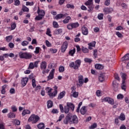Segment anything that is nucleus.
I'll list each match as a JSON object with an SVG mask.
<instances>
[{
	"label": "nucleus",
	"instance_id": "obj_1",
	"mask_svg": "<svg viewBox=\"0 0 129 129\" xmlns=\"http://www.w3.org/2000/svg\"><path fill=\"white\" fill-rule=\"evenodd\" d=\"M63 123L64 124H76L78 123V117L76 115H73L72 113H69L63 120Z\"/></svg>",
	"mask_w": 129,
	"mask_h": 129
},
{
	"label": "nucleus",
	"instance_id": "obj_2",
	"mask_svg": "<svg viewBox=\"0 0 129 129\" xmlns=\"http://www.w3.org/2000/svg\"><path fill=\"white\" fill-rule=\"evenodd\" d=\"M37 14L38 16H36L35 18V20H36V21H41L45 17V11L43 10H40V8L38 7L37 10Z\"/></svg>",
	"mask_w": 129,
	"mask_h": 129
},
{
	"label": "nucleus",
	"instance_id": "obj_3",
	"mask_svg": "<svg viewBox=\"0 0 129 129\" xmlns=\"http://www.w3.org/2000/svg\"><path fill=\"white\" fill-rule=\"evenodd\" d=\"M80 65H81V61L80 60L78 59L75 61V62H72L71 63H70V67L71 68H73L75 70H76L80 67Z\"/></svg>",
	"mask_w": 129,
	"mask_h": 129
},
{
	"label": "nucleus",
	"instance_id": "obj_4",
	"mask_svg": "<svg viewBox=\"0 0 129 129\" xmlns=\"http://www.w3.org/2000/svg\"><path fill=\"white\" fill-rule=\"evenodd\" d=\"M120 75L122 78L121 88L123 90L125 91V79H126V74H125V73H121Z\"/></svg>",
	"mask_w": 129,
	"mask_h": 129
},
{
	"label": "nucleus",
	"instance_id": "obj_5",
	"mask_svg": "<svg viewBox=\"0 0 129 129\" xmlns=\"http://www.w3.org/2000/svg\"><path fill=\"white\" fill-rule=\"evenodd\" d=\"M19 57L21 59H30V58H32V55L29 52H20L19 53Z\"/></svg>",
	"mask_w": 129,
	"mask_h": 129
},
{
	"label": "nucleus",
	"instance_id": "obj_6",
	"mask_svg": "<svg viewBox=\"0 0 129 129\" xmlns=\"http://www.w3.org/2000/svg\"><path fill=\"white\" fill-rule=\"evenodd\" d=\"M40 119V117L35 114H32L28 118V121H32V123H36Z\"/></svg>",
	"mask_w": 129,
	"mask_h": 129
},
{
	"label": "nucleus",
	"instance_id": "obj_7",
	"mask_svg": "<svg viewBox=\"0 0 129 129\" xmlns=\"http://www.w3.org/2000/svg\"><path fill=\"white\" fill-rule=\"evenodd\" d=\"M78 27H79V23H78V22H76L68 24L67 29L68 30H72L73 29H76V28H78Z\"/></svg>",
	"mask_w": 129,
	"mask_h": 129
},
{
	"label": "nucleus",
	"instance_id": "obj_8",
	"mask_svg": "<svg viewBox=\"0 0 129 129\" xmlns=\"http://www.w3.org/2000/svg\"><path fill=\"white\" fill-rule=\"evenodd\" d=\"M79 84H77V86L81 87L84 84V79H83V76L80 75L78 77Z\"/></svg>",
	"mask_w": 129,
	"mask_h": 129
},
{
	"label": "nucleus",
	"instance_id": "obj_9",
	"mask_svg": "<svg viewBox=\"0 0 129 129\" xmlns=\"http://www.w3.org/2000/svg\"><path fill=\"white\" fill-rule=\"evenodd\" d=\"M46 91L48 93V95L50 98H53V97H55V96H54V92L51 93L52 90H53V89L50 88V87H47L45 88Z\"/></svg>",
	"mask_w": 129,
	"mask_h": 129
},
{
	"label": "nucleus",
	"instance_id": "obj_10",
	"mask_svg": "<svg viewBox=\"0 0 129 129\" xmlns=\"http://www.w3.org/2000/svg\"><path fill=\"white\" fill-rule=\"evenodd\" d=\"M103 12L107 15V14H111L113 12L112 8H105L103 9Z\"/></svg>",
	"mask_w": 129,
	"mask_h": 129
},
{
	"label": "nucleus",
	"instance_id": "obj_11",
	"mask_svg": "<svg viewBox=\"0 0 129 129\" xmlns=\"http://www.w3.org/2000/svg\"><path fill=\"white\" fill-rule=\"evenodd\" d=\"M29 81V79L27 77L23 78L21 80V85H22V87H25V85H27V83H28V81Z\"/></svg>",
	"mask_w": 129,
	"mask_h": 129
},
{
	"label": "nucleus",
	"instance_id": "obj_12",
	"mask_svg": "<svg viewBox=\"0 0 129 129\" xmlns=\"http://www.w3.org/2000/svg\"><path fill=\"white\" fill-rule=\"evenodd\" d=\"M67 47H68V43L67 42H64L61 46V51L62 53H64L66 51V49H67Z\"/></svg>",
	"mask_w": 129,
	"mask_h": 129
},
{
	"label": "nucleus",
	"instance_id": "obj_13",
	"mask_svg": "<svg viewBox=\"0 0 129 129\" xmlns=\"http://www.w3.org/2000/svg\"><path fill=\"white\" fill-rule=\"evenodd\" d=\"M113 89L115 91H118V83L116 82V81H114L112 83Z\"/></svg>",
	"mask_w": 129,
	"mask_h": 129
},
{
	"label": "nucleus",
	"instance_id": "obj_14",
	"mask_svg": "<svg viewBox=\"0 0 129 129\" xmlns=\"http://www.w3.org/2000/svg\"><path fill=\"white\" fill-rule=\"evenodd\" d=\"M66 16H68L67 14H59L55 17V20H59L60 19H62V18H64L66 17Z\"/></svg>",
	"mask_w": 129,
	"mask_h": 129
},
{
	"label": "nucleus",
	"instance_id": "obj_15",
	"mask_svg": "<svg viewBox=\"0 0 129 129\" xmlns=\"http://www.w3.org/2000/svg\"><path fill=\"white\" fill-rule=\"evenodd\" d=\"M54 72H55V69H53L50 72L49 76H48V80H51L54 78Z\"/></svg>",
	"mask_w": 129,
	"mask_h": 129
},
{
	"label": "nucleus",
	"instance_id": "obj_16",
	"mask_svg": "<svg viewBox=\"0 0 129 129\" xmlns=\"http://www.w3.org/2000/svg\"><path fill=\"white\" fill-rule=\"evenodd\" d=\"M46 68H47V62L45 61H42L40 63V69L43 70L46 69Z\"/></svg>",
	"mask_w": 129,
	"mask_h": 129
},
{
	"label": "nucleus",
	"instance_id": "obj_17",
	"mask_svg": "<svg viewBox=\"0 0 129 129\" xmlns=\"http://www.w3.org/2000/svg\"><path fill=\"white\" fill-rule=\"evenodd\" d=\"M67 106H68L69 108H71L73 111H74V109L75 108V105H74L73 103L71 102H68L67 103Z\"/></svg>",
	"mask_w": 129,
	"mask_h": 129
},
{
	"label": "nucleus",
	"instance_id": "obj_18",
	"mask_svg": "<svg viewBox=\"0 0 129 129\" xmlns=\"http://www.w3.org/2000/svg\"><path fill=\"white\" fill-rule=\"evenodd\" d=\"M82 33L85 36L88 35V29L85 27H82Z\"/></svg>",
	"mask_w": 129,
	"mask_h": 129
},
{
	"label": "nucleus",
	"instance_id": "obj_19",
	"mask_svg": "<svg viewBox=\"0 0 129 129\" xmlns=\"http://www.w3.org/2000/svg\"><path fill=\"white\" fill-rule=\"evenodd\" d=\"M80 113H81L83 115H84V114H85V113H86V112H87V110L86 109V106H83L80 110Z\"/></svg>",
	"mask_w": 129,
	"mask_h": 129
},
{
	"label": "nucleus",
	"instance_id": "obj_20",
	"mask_svg": "<svg viewBox=\"0 0 129 129\" xmlns=\"http://www.w3.org/2000/svg\"><path fill=\"white\" fill-rule=\"evenodd\" d=\"M26 114H31V111L28 109L23 110L22 113V116H25Z\"/></svg>",
	"mask_w": 129,
	"mask_h": 129
},
{
	"label": "nucleus",
	"instance_id": "obj_21",
	"mask_svg": "<svg viewBox=\"0 0 129 129\" xmlns=\"http://www.w3.org/2000/svg\"><path fill=\"white\" fill-rule=\"evenodd\" d=\"M95 68L97 70H102L103 69V66L100 64H96L95 65Z\"/></svg>",
	"mask_w": 129,
	"mask_h": 129
},
{
	"label": "nucleus",
	"instance_id": "obj_22",
	"mask_svg": "<svg viewBox=\"0 0 129 129\" xmlns=\"http://www.w3.org/2000/svg\"><path fill=\"white\" fill-rule=\"evenodd\" d=\"M129 60V53L126 54L123 57L121 58V61H127Z\"/></svg>",
	"mask_w": 129,
	"mask_h": 129
},
{
	"label": "nucleus",
	"instance_id": "obj_23",
	"mask_svg": "<svg viewBox=\"0 0 129 129\" xmlns=\"http://www.w3.org/2000/svg\"><path fill=\"white\" fill-rule=\"evenodd\" d=\"M8 116L9 118H15L16 114L13 112H10L8 114Z\"/></svg>",
	"mask_w": 129,
	"mask_h": 129
},
{
	"label": "nucleus",
	"instance_id": "obj_24",
	"mask_svg": "<svg viewBox=\"0 0 129 129\" xmlns=\"http://www.w3.org/2000/svg\"><path fill=\"white\" fill-rule=\"evenodd\" d=\"M71 20V17L70 16L67 17L64 20H63V24H68L69 21Z\"/></svg>",
	"mask_w": 129,
	"mask_h": 129
},
{
	"label": "nucleus",
	"instance_id": "obj_25",
	"mask_svg": "<svg viewBox=\"0 0 129 129\" xmlns=\"http://www.w3.org/2000/svg\"><path fill=\"white\" fill-rule=\"evenodd\" d=\"M64 96H65V92H62L58 95L57 99H62V98Z\"/></svg>",
	"mask_w": 129,
	"mask_h": 129
},
{
	"label": "nucleus",
	"instance_id": "obj_26",
	"mask_svg": "<svg viewBox=\"0 0 129 129\" xmlns=\"http://www.w3.org/2000/svg\"><path fill=\"white\" fill-rule=\"evenodd\" d=\"M53 106V102L51 100H48L47 101V108H51Z\"/></svg>",
	"mask_w": 129,
	"mask_h": 129
},
{
	"label": "nucleus",
	"instance_id": "obj_27",
	"mask_svg": "<svg viewBox=\"0 0 129 129\" xmlns=\"http://www.w3.org/2000/svg\"><path fill=\"white\" fill-rule=\"evenodd\" d=\"M76 51V50L75 48H73V49L70 50V51L69 52V54L71 56H74V54H75Z\"/></svg>",
	"mask_w": 129,
	"mask_h": 129
},
{
	"label": "nucleus",
	"instance_id": "obj_28",
	"mask_svg": "<svg viewBox=\"0 0 129 129\" xmlns=\"http://www.w3.org/2000/svg\"><path fill=\"white\" fill-rule=\"evenodd\" d=\"M6 88H7V85L2 86V90H1L2 94H6Z\"/></svg>",
	"mask_w": 129,
	"mask_h": 129
},
{
	"label": "nucleus",
	"instance_id": "obj_29",
	"mask_svg": "<svg viewBox=\"0 0 129 129\" xmlns=\"http://www.w3.org/2000/svg\"><path fill=\"white\" fill-rule=\"evenodd\" d=\"M37 127L39 129H43L45 128V124L44 123H40L38 125Z\"/></svg>",
	"mask_w": 129,
	"mask_h": 129
},
{
	"label": "nucleus",
	"instance_id": "obj_30",
	"mask_svg": "<svg viewBox=\"0 0 129 129\" xmlns=\"http://www.w3.org/2000/svg\"><path fill=\"white\" fill-rule=\"evenodd\" d=\"M54 91L53 92V96H56L57 95V94L58 93V87H57V86H55L54 87Z\"/></svg>",
	"mask_w": 129,
	"mask_h": 129
},
{
	"label": "nucleus",
	"instance_id": "obj_31",
	"mask_svg": "<svg viewBox=\"0 0 129 129\" xmlns=\"http://www.w3.org/2000/svg\"><path fill=\"white\" fill-rule=\"evenodd\" d=\"M62 33V29L60 28L54 31V34L55 35H59Z\"/></svg>",
	"mask_w": 129,
	"mask_h": 129
},
{
	"label": "nucleus",
	"instance_id": "obj_32",
	"mask_svg": "<svg viewBox=\"0 0 129 129\" xmlns=\"http://www.w3.org/2000/svg\"><path fill=\"white\" fill-rule=\"evenodd\" d=\"M6 40L7 41V42H11V41H12V40H13V36L12 35H10L8 36H7L6 37Z\"/></svg>",
	"mask_w": 129,
	"mask_h": 129
},
{
	"label": "nucleus",
	"instance_id": "obj_33",
	"mask_svg": "<svg viewBox=\"0 0 129 129\" xmlns=\"http://www.w3.org/2000/svg\"><path fill=\"white\" fill-rule=\"evenodd\" d=\"M64 112L66 114L68 113V114H69V110H70V109L68 107V106H64Z\"/></svg>",
	"mask_w": 129,
	"mask_h": 129
},
{
	"label": "nucleus",
	"instance_id": "obj_34",
	"mask_svg": "<svg viewBox=\"0 0 129 129\" xmlns=\"http://www.w3.org/2000/svg\"><path fill=\"white\" fill-rule=\"evenodd\" d=\"M99 81H100V82L104 81V76L103 75H100L99 76Z\"/></svg>",
	"mask_w": 129,
	"mask_h": 129
},
{
	"label": "nucleus",
	"instance_id": "obj_35",
	"mask_svg": "<svg viewBox=\"0 0 129 129\" xmlns=\"http://www.w3.org/2000/svg\"><path fill=\"white\" fill-rule=\"evenodd\" d=\"M97 127V124L96 123H94V124H92L91 126L89 127V129H94Z\"/></svg>",
	"mask_w": 129,
	"mask_h": 129
},
{
	"label": "nucleus",
	"instance_id": "obj_36",
	"mask_svg": "<svg viewBox=\"0 0 129 129\" xmlns=\"http://www.w3.org/2000/svg\"><path fill=\"white\" fill-rule=\"evenodd\" d=\"M82 51L83 52V53H88L89 50L87 49V48L85 47L84 46L82 47Z\"/></svg>",
	"mask_w": 129,
	"mask_h": 129
},
{
	"label": "nucleus",
	"instance_id": "obj_37",
	"mask_svg": "<svg viewBox=\"0 0 129 129\" xmlns=\"http://www.w3.org/2000/svg\"><path fill=\"white\" fill-rule=\"evenodd\" d=\"M119 118L120 120H124L125 119V115L123 113H121Z\"/></svg>",
	"mask_w": 129,
	"mask_h": 129
},
{
	"label": "nucleus",
	"instance_id": "obj_38",
	"mask_svg": "<svg viewBox=\"0 0 129 129\" xmlns=\"http://www.w3.org/2000/svg\"><path fill=\"white\" fill-rule=\"evenodd\" d=\"M22 46H23V47H25L26 46H28L29 45V42L27 41L24 40L21 43Z\"/></svg>",
	"mask_w": 129,
	"mask_h": 129
},
{
	"label": "nucleus",
	"instance_id": "obj_39",
	"mask_svg": "<svg viewBox=\"0 0 129 129\" xmlns=\"http://www.w3.org/2000/svg\"><path fill=\"white\" fill-rule=\"evenodd\" d=\"M72 95H71L72 96H73L75 98H77V97H78V94L79 93L77 92H74L72 93Z\"/></svg>",
	"mask_w": 129,
	"mask_h": 129
},
{
	"label": "nucleus",
	"instance_id": "obj_40",
	"mask_svg": "<svg viewBox=\"0 0 129 129\" xmlns=\"http://www.w3.org/2000/svg\"><path fill=\"white\" fill-rule=\"evenodd\" d=\"M97 18L99 20H103V14L102 13L99 14L98 15Z\"/></svg>",
	"mask_w": 129,
	"mask_h": 129
},
{
	"label": "nucleus",
	"instance_id": "obj_41",
	"mask_svg": "<svg viewBox=\"0 0 129 129\" xmlns=\"http://www.w3.org/2000/svg\"><path fill=\"white\" fill-rule=\"evenodd\" d=\"M51 33V30H50V28H47L46 31V35L47 36H49V37H52V34H50Z\"/></svg>",
	"mask_w": 129,
	"mask_h": 129
},
{
	"label": "nucleus",
	"instance_id": "obj_42",
	"mask_svg": "<svg viewBox=\"0 0 129 129\" xmlns=\"http://www.w3.org/2000/svg\"><path fill=\"white\" fill-rule=\"evenodd\" d=\"M92 2H93V0H88L86 3V6H90L92 5Z\"/></svg>",
	"mask_w": 129,
	"mask_h": 129
},
{
	"label": "nucleus",
	"instance_id": "obj_43",
	"mask_svg": "<svg viewBox=\"0 0 129 129\" xmlns=\"http://www.w3.org/2000/svg\"><path fill=\"white\" fill-rule=\"evenodd\" d=\"M22 11H23V12H29V8L25 6H23L22 9Z\"/></svg>",
	"mask_w": 129,
	"mask_h": 129
},
{
	"label": "nucleus",
	"instance_id": "obj_44",
	"mask_svg": "<svg viewBox=\"0 0 129 129\" xmlns=\"http://www.w3.org/2000/svg\"><path fill=\"white\" fill-rule=\"evenodd\" d=\"M11 109L12 110L13 112H16V111H17L18 110V108H17L16 106H12L11 107Z\"/></svg>",
	"mask_w": 129,
	"mask_h": 129
},
{
	"label": "nucleus",
	"instance_id": "obj_45",
	"mask_svg": "<svg viewBox=\"0 0 129 129\" xmlns=\"http://www.w3.org/2000/svg\"><path fill=\"white\" fill-rule=\"evenodd\" d=\"M28 68L29 69H34L35 68V67L34 66V63L30 62Z\"/></svg>",
	"mask_w": 129,
	"mask_h": 129
},
{
	"label": "nucleus",
	"instance_id": "obj_46",
	"mask_svg": "<svg viewBox=\"0 0 129 129\" xmlns=\"http://www.w3.org/2000/svg\"><path fill=\"white\" fill-rule=\"evenodd\" d=\"M105 6H106L107 7H108L109 5H110V0H105L104 2Z\"/></svg>",
	"mask_w": 129,
	"mask_h": 129
},
{
	"label": "nucleus",
	"instance_id": "obj_47",
	"mask_svg": "<svg viewBox=\"0 0 129 129\" xmlns=\"http://www.w3.org/2000/svg\"><path fill=\"white\" fill-rule=\"evenodd\" d=\"M96 44V42L95 41H93L92 42H91L88 44L89 46L90 47H95V44Z\"/></svg>",
	"mask_w": 129,
	"mask_h": 129
},
{
	"label": "nucleus",
	"instance_id": "obj_48",
	"mask_svg": "<svg viewBox=\"0 0 129 129\" xmlns=\"http://www.w3.org/2000/svg\"><path fill=\"white\" fill-rule=\"evenodd\" d=\"M8 46L11 48V49H13L15 47V44L13 42H10L8 44Z\"/></svg>",
	"mask_w": 129,
	"mask_h": 129
},
{
	"label": "nucleus",
	"instance_id": "obj_49",
	"mask_svg": "<svg viewBox=\"0 0 129 129\" xmlns=\"http://www.w3.org/2000/svg\"><path fill=\"white\" fill-rule=\"evenodd\" d=\"M114 76L115 79L118 80V81H119L120 80V78H119V76H118V75L117 74H115Z\"/></svg>",
	"mask_w": 129,
	"mask_h": 129
},
{
	"label": "nucleus",
	"instance_id": "obj_50",
	"mask_svg": "<svg viewBox=\"0 0 129 129\" xmlns=\"http://www.w3.org/2000/svg\"><path fill=\"white\" fill-rule=\"evenodd\" d=\"M39 52H40V47H36L35 48V51H34V53L35 54H39Z\"/></svg>",
	"mask_w": 129,
	"mask_h": 129
},
{
	"label": "nucleus",
	"instance_id": "obj_51",
	"mask_svg": "<svg viewBox=\"0 0 129 129\" xmlns=\"http://www.w3.org/2000/svg\"><path fill=\"white\" fill-rule=\"evenodd\" d=\"M111 98L109 97H105L103 99V101H105V102H108L109 103L110 100Z\"/></svg>",
	"mask_w": 129,
	"mask_h": 129
},
{
	"label": "nucleus",
	"instance_id": "obj_52",
	"mask_svg": "<svg viewBox=\"0 0 129 129\" xmlns=\"http://www.w3.org/2000/svg\"><path fill=\"white\" fill-rule=\"evenodd\" d=\"M84 61H85L87 63H91V62H92V60L88 58H85L84 59Z\"/></svg>",
	"mask_w": 129,
	"mask_h": 129
},
{
	"label": "nucleus",
	"instance_id": "obj_53",
	"mask_svg": "<svg viewBox=\"0 0 129 129\" xmlns=\"http://www.w3.org/2000/svg\"><path fill=\"white\" fill-rule=\"evenodd\" d=\"M14 5L15 6H20V0H15L14 1Z\"/></svg>",
	"mask_w": 129,
	"mask_h": 129
},
{
	"label": "nucleus",
	"instance_id": "obj_54",
	"mask_svg": "<svg viewBox=\"0 0 129 129\" xmlns=\"http://www.w3.org/2000/svg\"><path fill=\"white\" fill-rule=\"evenodd\" d=\"M67 8L68 9H74V5L71 4H67Z\"/></svg>",
	"mask_w": 129,
	"mask_h": 129
},
{
	"label": "nucleus",
	"instance_id": "obj_55",
	"mask_svg": "<svg viewBox=\"0 0 129 129\" xmlns=\"http://www.w3.org/2000/svg\"><path fill=\"white\" fill-rule=\"evenodd\" d=\"M64 70H65L64 67H63V66L59 67V72H60V73L64 72Z\"/></svg>",
	"mask_w": 129,
	"mask_h": 129
},
{
	"label": "nucleus",
	"instance_id": "obj_56",
	"mask_svg": "<svg viewBox=\"0 0 129 129\" xmlns=\"http://www.w3.org/2000/svg\"><path fill=\"white\" fill-rule=\"evenodd\" d=\"M117 99H122V98H123V95L121 94H119L117 96Z\"/></svg>",
	"mask_w": 129,
	"mask_h": 129
},
{
	"label": "nucleus",
	"instance_id": "obj_57",
	"mask_svg": "<svg viewBox=\"0 0 129 129\" xmlns=\"http://www.w3.org/2000/svg\"><path fill=\"white\" fill-rule=\"evenodd\" d=\"M93 56L95 59V58H97V50L95 49L94 50Z\"/></svg>",
	"mask_w": 129,
	"mask_h": 129
},
{
	"label": "nucleus",
	"instance_id": "obj_58",
	"mask_svg": "<svg viewBox=\"0 0 129 129\" xmlns=\"http://www.w3.org/2000/svg\"><path fill=\"white\" fill-rule=\"evenodd\" d=\"M53 26L54 28H58L59 27V25H58V23L56 21H54L53 22Z\"/></svg>",
	"mask_w": 129,
	"mask_h": 129
},
{
	"label": "nucleus",
	"instance_id": "obj_59",
	"mask_svg": "<svg viewBox=\"0 0 129 129\" xmlns=\"http://www.w3.org/2000/svg\"><path fill=\"white\" fill-rule=\"evenodd\" d=\"M116 35L118 37V38H122V34L120 32L117 31L116 32Z\"/></svg>",
	"mask_w": 129,
	"mask_h": 129
},
{
	"label": "nucleus",
	"instance_id": "obj_60",
	"mask_svg": "<svg viewBox=\"0 0 129 129\" xmlns=\"http://www.w3.org/2000/svg\"><path fill=\"white\" fill-rule=\"evenodd\" d=\"M88 8L89 9V12H91L93 10V8H94V6L92 4L91 5H89Z\"/></svg>",
	"mask_w": 129,
	"mask_h": 129
},
{
	"label": "nucleus",
	"instance_id": "obj_61",
	"mask_svg": "<svg viewBox=\"0 0 129 129\" xmlns=\"http://www.w3.org/2000/svg\"><path fill=\"white\" fill-rule=\"evenodd\" d=\"M32 86H33V87H34V88H35V87H36V86H37V85H36V80H35V79H33L32 80Z\"/></svg>",
	"mask_w": 129,
	"mask_h": 129
},
{
	"label": "nucleus",
	"instance_id": "obj_62",
	"mask_svg": "<svg viewBox=\"0 0 129 129\" xmlns=\"http://www.w3.org/2000/svg\"><path fill=\"white\" fill-rule=\"evenodd\" d=\"M59 109L62 113L64 112V107H63V106L61 104L59 105Z\"/></svg>",
	"mask_w": 129,
	"mask_h": 129
},
{
	"label": "nucleus",
	"instance_id": "obj_63",
	"mask_svg": "<svg viewBox=\"0 0 129 129\" xmlns=\"http://www.w3.org/2000/svg\"><path fill=\"white\" fill-rule=\"evenodd\" d=\"M16 23H14L11 25V30H15L16 29Z\"/></svg>",
	"mask_w": 129,
	"mask_h": 129
},
{
	"label": "nucleus",
	"instance_id": "obj_64",
	"mask_svg": "<svg viewBox=\"0 0 129 129\" xmlns=\"http://www.w3.org/2000/svg\"><path fill=\"white\" fill-rule=\"evenodd\" d=\"M26 5V6H34V3L27 2Z\"/></svg>",
	"mask_w": 129,
	"mask_h": 129
}]
</instances>
